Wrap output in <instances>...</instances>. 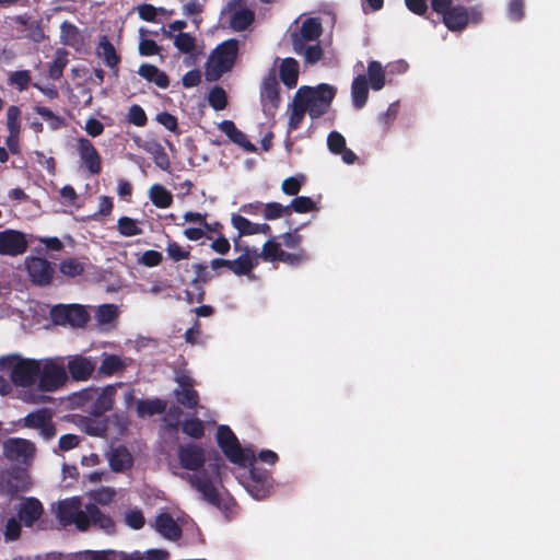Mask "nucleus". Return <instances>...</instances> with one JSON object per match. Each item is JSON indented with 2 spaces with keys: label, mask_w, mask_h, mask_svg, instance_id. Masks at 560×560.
I'll use <instances>...</instances> for the list:
<instances>
[{
  "label": "nucleus",
  "mask_w": 560,
  "mask_h": 560,
  "mask_svg": "<svg viewBox=\"0 0 560 560\" xmlns=\"http://www.w3.org/2000/svg\"><path fill=\"white\" fill-rule=\"evenodd\" d=\"M218 225V223L212 224V229H206L201 225H198L196 228H187L184 231V235L190 241H199L207 234V232L215 231V228Z\"/></svg>",
  "instance_id": "nucleus-63"
},
{
  "label": "nucleus",
  "mask_w": 560,
  "mask_h": 560,
  "mask_svg": "<svg viewBox=\"0 0 560 560\" xmlns=\"http://www.w3.org/2000/svg\"><path fill=\"white\" fill-rule=\"evenodd\" d=\"M21 522L19 518L10 517L5 524L4 537L7 541H13L21 536Z\"/></svg>",
  "instance_id": "nucleus-57"
},
{
  "label": "nucleus",
  "mask_w": 560,
  "mask_h": 560,
  "mask_svg": "<svg viewBox=\"0 0 560 560\" xmlns=\"http://www.w3.org/2000/svg\"><path fill=\"white\" fill-rule=\"evenodd\" d=\"M121 383L116 385H107L103 388L102 393L92 402L90 413L94 417H101L105 412L113 409L116 395V386H120Z\"/></svg>",
  "instance_id": "nucleus-25"
},
{
  "label": "nucleus",
  "mask_w": 560,
  "mask_h": 560,
  "mask_svg": "<svg viewBox=\"0 0 560 560\" xmlns=\"http://www.w3.org/2000/svg\"><path fill=\"white\" fill-rule=\"evenodd\" d=\"M261 258L266 261H282L289 265H296L306 260L307 255L304 250L296 254L285 253L281 249L280 244L273 240L266 242L262 246Z\"/></svg>",
  "instance_id": "nucleus-14"
},
{
  "label": "nucleus",
  "mask_w": 560,
  "mask_h": 560,
  "mask_svg": "<svg viewBox=\"0 0 560 560\" xmlns=\"http://www.w3.org/2000/svg\"><path fill=\"white\" fill-rule=\"evenodd\" d=\"M238 42L228 39L220 44L209 56L206 63V78L209 81L218 80L223 73L230 71L236 60Z\"/></svg>",
  "instance_id": "nucleus-4"
},
{
  "label": "nucleus",
  "mask_w": 560,
  "mask_h": 560,
  "mask_svg": "<svg viewBox=\"0 0 560 560\" xmlns=\"http://www.w3.org/2000/svg\"><path fill=\"white\" fill-rule=\"evenodd\" d=\"M247 465L250 466V481L247 485L248 492L257 500L267 498L272 488L270 472L264 468L256 467L254 462Z\"/></svg>",
  "instance_id": "nucleus-12"
},
{
  "label": "nucleus",
  "mask_w": 560,
  "mask_h": 560,
  "mask_svg": "<svg viewBox=\"0 0 560 560\" xmlns=\"http://www.w3.org/2000/svg\"><path fill=\"white\" fill-rule=\"evenodd\" d=\"M304 183V176L288 177L282 182V191L289 196H295L300 191L302 184Z\"/></svg>",
  "instance_id": "nucleus-55"
},
{
  "label": "nucleus",
  "mask_w": 560,
  "mask_h": 560,
  "mask_svg": "<svg viewBox=\"0 0 560 560\" xmlns=\"http://www.w3.org/2000/svg\"><path fill=\"white\" fill-rule=\"evenodd\" d=\"M118 231L121 235L128 237L140 235L142 233L137 221L128 217H121L118 220Z\"/></svg>",
  "instance_id": "nucleus-48"
},
{
  "label": "nucleus",
  "mask_w": 560,
  "mask_h": 560,
  "mask_svg": "<svg viewBox=\"0 0 560 560\" xmlns=\"http://www.w3.org/2000/svg\"><path fill=\"white\" fill-rule=\"evenodd\" d=\"M336 95V89L328 84H319L315 88L301 86L294 97L307 112L312 119L325 115Z\"/></svg>",
  "instance_id": "nucleus-3"
},
{
  "label": "nucleus",
  "mask_w": 560,
  "mask_h": 560,
  "mask_svg": "<svg viewBox=\"0 0 560 560\" xmlns=\"http://www.w3.org/2000/svg\"><path fill=\"white\" fill-rule=\"evenodd\" d=\"M98 54L104 58L105 63L110 68L116 67L119 61L114 46L106 38L100 43Z\"/></svg>",
  "instance_id": "nucleus-47"
},
{
  "label": "nucleus",
  "mask_w": 560,
  "mask_h": 560,
  "mask_svg": "<svg viewBox=\"0 0 560 560\" xmlns=\"http://www.w3.org/2000/svg\"><path fill=\"white\" fill-rule=\"evenodd\" d=\"M138 73L140 77L149 82H153L161 89L168 86V78L165 72L161 71L158 67L149 63L141 65Z\"/></svg>",
  "instance_id": "nucleus-37"
},
{
  "label": "nucleus",
  "mask_w": 560,
  "mask_h": 560,
  "mask_svg": "<svg viewBox=\"0 0 560 560\" xmlns=\"http://www.w3.org/2000/svg\"><path fill=\"white\" fill-rule=\"evenodd\" d=\"M60 196L62 201L67 206H71L73 208H81L82 200L80 196L75 192L74 188L70 185H66L60 189Z\"/></svg>",
  "instance_id": "nucleus-51"
},
{
  "label": "nucleus",
  "mask_w": 560,
  "mask_h": 560,
  "mask_svg": "<svg viewBox=\"0 0 560 560\" xmlns=\"http://www.w3.org/2000/svg\"><path fill=\"white\" fill-rule=\"evenodd\" d=\"M35 112L48 124L51 130H57L65 126V119L47 107L37 106Z\"/></svg>",
  "instance_id": "nucleus-46"
},
{
  "label": "nucleus",
  "mask_w": 560,
  "mask_h": 560,
  "mask_svg": "<svg viewBox=\"0 0 560 560\" xmlns=\"http://www.w3.org/2000/svg\"><path fill=\"white\" fill-rule=\"evenodd\" d=\"M299 63L293 58H287L282 61L280 67L281 81L288 88H294L298 82Z\"/></svg>",
  "instance_id": "nucleus-39"
},
{
  "label": "nucleus",
  "mask_w": 560,
  "mask_h": 560,
  "mask_svg": "<svg viewBox=\"0 0 560 560\" xmlns=\"http://www.w3.org/2000/svg\"><path fill=\"white\" fill-rule=\"evenodd\" d=\"M164 11L162 8L158 9L152 4H141L138 7L139 16L149 22H154L156 20L158 13Z\"/></svg>",
  "instance_id": "nucleus-64"
},
{
  "label": "nucleus",
  "mask_w": 560,
  "mask_h": 560,
  "mask_svg": "<svg viewBox=\"0 0 560 560\" xmlns=\"http://www.w3.org/2000/svg\"><path fill=\"white\" fill-rule=\"evenodd\" d=\"M31 75L27 70L14 71L9 77V82L15 86L20 91H24L30 84Z\"/></svg>",
  "instance_id": "nucleus-58"
},
{
  "label": "nucleus",
  "mask_w": 560,
  "mask_h": 560,
  "mask_svg": "<svg viewBox=\"0 0 560 560\" xmlns=\"http://www.w3.org/2000/svg\"><path fill=\"white\" fill-rule=\"evenodd\" d=\"M60 40L63 45L70 46L80 51L85 46L84 34L72 23L65 21L60 25Z\"/></svg>",
  "instance_id": "nucleus-26"
},
{
  "label": "nucleus",
  "mask_w": 560,
  "mask_h": 560,
  "mask_svg": "<svg viewBox=\"0 0 560 560\" xmlns=\"http://www.w3.org/2000/svg\"><path fill=\"white\" fill-rule=\"evenodd\" d=\"M174 395L182 406L187 409H195L199 402L198 392L191 388H176Z\"/></svg>",
  "instance_id": "nucleus-42"
},
{
  "label": "nucleus",
  "mask_w": 560,
  "mask_h": 560,
  "mask_svg": "<svg viewBox=\"0 0 560 560\" xmlns=\"http://www.w3.org/2000/svg\"><path fill=\"white\" fill-rule=\"evenodd\" d=\"M219 128L229 137L232 142L243 148L246 152H254L256 150L255 145L247 140L246 136L235 126L233 121L223 120Z\"/></svg>",
  "instance_id": "nucleus-32"
},
{
  "label": "nucleus",
  "mask_w": 560,
  "mask_h": 560,
  "mask_svg": "<svg viewBox=\"0 0 560 560\" xmlns=\"http://www.w3.org/2000/svg\"><path fill=\"white\" fill-rule=\"evenodd\" d=\"M68 63V52L63 49H58L55 55V59L49 66L48 75L52 80H58L63 72L65 67Z\"/></svg>",
  "instance_id": "nucleus-43"
},
{
  "label": "nucleus",
  "mask_w": 560,
  "mask_h": 560,
  "mask_svg": "<svg viewBox=\"0 0 560 560\" xmlns=\"http://www.w3.org/2000/svg\"><path fill=\"white\" fill-rule=\"evenodd\" d=\"M155 529L170 540L182 537L183 530L170 513H161L155 518Z\"/></svg>",
  "instance_id": "nucleus-28"
},
{
  "label": "nucleus",
  "mask_w": 560,
  "mask_h": 560,
  "mask_svg": "<svg viewBox=\"0 0 560 560\" xmlns=\"http://www.w3.org/2000/svg\"><path fill=\"white\" fill-rule=\"evenodd\" d=\"M210 105L217 109H223L226 105V94L222 88H214L210 91L208 96Z\"/></svg>",
  "instance_id": "nucleus-56"
},
{
  "label": "nucleus",
  "mask_w": 560,
  "mask_h": 560,
  "mask_svg": "<svg viewBox=\"0 0 560 560\" xmlns=\"http://www.w3.org/2000/svg\"><path fill=\"white\" fill-rule=\"evenodd\" d=\"M69 380L66 366L55 359L40 360L36 388L43 393H54L62 388Z\"/></svg>",
  "instance_id": "nucleus-6"
},
{
  "label": "nucleus",
  "mask_w": 560,
  "mask_h": 560,
  "mask_svg": "<svg viewBox=\"0 0 560 560\" xmlns=\"http://www.w3.org/2000/svg\"><path fill=\"white\" fill-rule=\"evenodd\" d=\"M322 34V24L316 18L305 19L300 28L292 33V46L295 54L303 56L308 63L317 62L323 50L317 43Z\"/></svg>",
  "instance_id": "nucleus-1"
},
{
  "label": "nucleus",
  "mask_w": 560,
  "mask_h": 560,
  "mask_svg": "<svg viewBox=\"0 0 560 560\" xmlns=\"http://www.w3.org/2000/svg\"><path fill=\"white\" fill-rule=\"evenodd\" d=\"M126 524L132 529H141L145 520L140 510H131L126 514Z\"/></svg>",
  "instance_id": "nucleus-62"
},
{
  "label": "nucleus",
  "mask_w": 560,
  "mask_h": 560,
  "mask_svg": "<svg viewBox=\"0 0 560 560\" xmlns=\"http://www.w3.org/2000/svg\"><path fill=\"white\" fill-rule=\"evenodd\" d=\"M75 150L80 158L81 165L92 175L102 171V158L95 145L86 138L80 137L75 140Z\"/></svg>",
  "instance_id": "nucleus-11"
},
{
  "label": "nucleus",
  "mask_w": 560,
  "mask_h": 560,
  "mask_svg": "<svg viewBox=\"0 0 560 560\" xmlns=\"http://www.w3.org/2000/svg\"><path fill=\"white\" fill-rule=\"evenodd\" d=\"M19 521L25 527H32L43 515L44 506L42 502L34 497L23 498L15 508Z\"/></svg>",
  "instance_id": "nucleus-18"
},
{
  "label": "nucleus",
  "mask_w": 560,
  "mask_h": 560,
  "mask_svg": "<svg viewBox=\"0 0 560 560\" xmlns=\"http://www.w3.org/2000/svg\"><path fill=\"white\" fill-rule=\"evenodd\" d=\"M127 119L130 124L138 127H143L148 120L144 110L139 105H132L129 108Z\"/></svg>",
  "instance_id": "nucleus-59"
},
{
  "label": "nucleus",
  "mask_w": 560,
  "mask_h": 560,
  "mask_svg": "<svg viewBox=\"0 0 560 560\" xmlns=\"http://www.w3.org/2000/svg\"><path fill=\"white\" fill-rule=\"evenodd\" d=\"M158 341L151 337L137 336L135 339H128L126 342L127 348L142 349V348H155Z\"/></svg>",
  "instance_id": "nucleus-60"
},
{
  "label": "nucleus",
  "mask_w": 560,
  "mask_h": 560,
  "mask_svg": "<svg viewBox=\"0 0 560 560\" xmlns=\"http://www.w3.org/2000/svg\"><path fill=\"white\" fill-rule=\"evenodd\" d=\"M289 209L290 207H283L278 202L262 203V214L267 220L281 218Z\"/></svg>",
  "instance_id": "nucleus-53"
},
{
  "label": "nucleus",
  "mask_w": 560,
  "mask_h": 560,
  "mask_svg": "<svg viewBox=\"0 0 560 560\" xmlns=\"http://www.w3.org/2000/svg\"><path fill=\"white\" fill-rule=\"evenodd\" d=\"M259 258H261V253H258L256 248H247L242 256L231 260L229 269L238 276L248 275L257 266Z\"/></svg>",
  "instance_id": "nucleus-23"
},
{
  "label": "nucleus",
  "mask_w": 560,
  "mask_h": 560,
  "mask_svg": "<svg viewBox=\"0 0 560 560\" xmlns=\"http://www.w3.org/2000/svg\"><path fill=\"white\" fill-rule=\"evenodd\" d=\"M28 242L25 234L16 230H5L0 232V254L7 256H18L27 248Z\"/></svg>",
  "instance_id": "nucleus-17"
},
{
  "label": "nucleus",
  "mask_w": 560,
  "mask_h": 560,
  "mask_svg": "<svg viewBox=\"0 0 560 560\" xmlns=\"http://www.w3.org/2000/svg\"><path fill=\"white\" fill-rule=\"evenodd\" d=\"M217 443L225 457L233 464L245 467L255 462V453L250 448H243L234 432L228 425H220L217 430Z\"/></svg>",
  "instance_id": "nucleus-5"
},
{
  "label": "nucleus",
  "mask_w": 560,
  "mask_h": 560,
  "mask_svg": "<svg viewBox=\"0 0 560 560\" xmlns=\"http://www.w3.org/2000/svg\"><path fill=\"white\" fill-rule=\"evenodd\" d=\"M66 370L73 381H88L95 370V362L91 358L75 354L69 358Z\"/></svg>",
  "instance_id": "nucleus-20"
},
{
  "label": "nucleus",
  "mask_w": 560,
  "mask_h": 560,
  "mask_svg": "<svg viewBox=\"0 0 560 560\" xmlns=\"http://www.w3.org/2000/svg\"><path fill=\"white\" fill-rule=\"evenodd\" d=\"M139 147L147 151L154 160L156 166L162 170H168L170 160L162 145L155 140H147L139 143Z\"/></svg>",
  "instance_id": "nucleus-36"
},
{
  "label": "nucleus",
  "mask_w": 560,
  "mask_h": 560,
  "mask_svg": "<svg viewBox=\"0 0 560 560\" xmlns=\"http://www.w3.org/2000/svg\"><path fill=\"white\" fill-rule=\"evenodd\" d=\"M305 114H307V112L293 96L292 102L289 104L287 109L289 133L292 132L293 130H296L301 126V122L304 119Z\"/></svg>",
  "instance_id": "nucleus-40"
},
{
  "label": "nucleus",
  "mask_w": 560,
  "mask_h": 560,
  "mask_svg": "<svg viewBox=\"0 0 560 560\" xmlns=\"http://www.w3.org/2000/svg\"><path fill=\"white\" fill-rule=\"evenodd\" d=\"M182 431L186 435L199 440L205 435V425L199 418L191 417L182 423Z\"/></svg>",
  "instance_id": "nucleus-44"
},
{
  "label": "nucleus",
  "mask_w": 560,
  "mask_h": 560,
  "mask_svg": "<svg viewBox=\"0 0 560 560\" xmlns=\"http://www.w3.org/2000/svg\"><path fill=\"white\" fill-rule=\"evenodd\" d=\"M289 207L298 213H306L316 210V202L310 197L302 196L293 199Z\"/></svg>",
  "instance_id": "nucleus-54"
},
{
  "label": "nucleus",
  "mask_w": 560,
  "mask_h": 560,
  "mask_svg": "<svg viewBox=\"0 0 560 560\" xmlns=\"http://www.w3.org/2000/svg\"><path fill=\"white\" fill-rule=\"evenodd\" d=\"M150 200L158 208H167L173 202L172 194L162 185L154 184L149 190Z\"/></svg>",
  "instance_id": "nucleus-41"
},
{
  "label": "nucleus",
  "mask_w": 560,
  "mask_h": 560,
  "mask_svg": "<svg viewBox=\"0 0 560 560\" xmlns=\"http://www.w3.org/2000/svg\"><path fill=\"white\" fill-rule=\"evenodd\" d=\"M231 223L233 228L238 231L240 236L254 234L269 235L271 232V228L268 224L250 222L248 219L240 214H233Z\"/></svg>",
  "instance_id": "nucleus-27"
},
{
  "label": "nucleus",
  "mask_w": 560,
  "mask_h": 560,
  "mask_svg": "<svg viewBox=\"0 0 560 560\" xmlns=\"http://www.w3.org/2000/svg\"><path fill=\"white\" fill-rule=\"evenodd\" d=\"M59 269L67 277H77L83 272L84 267L78 259L69 258L61 261Z\"/></svg>",
  "instance_id": "nucleus-50"
},
{
  "label": "nucleus",
  "mask_w": 560,
  "mask_h": 560,
  "mask_svg": "<svg viewBox=\"0 0 560 560\" xmlns=\"http://www.w3.org/2000/svg\"><path fill=\"white\" fill-rule=\"evenodd\" d=\"M23 425L28 429H36L45 441L55 438L57 430L52 421V413L48 408H42L30 412L22 420Z\"/></svg>",
  "instance_id": "nucleus-10"
},
{
  "label": "nucleus",
  "mask_w": 560,
  "mask_h": 560,
  "mask_svg": "<svg viewBox=\"0 0 560 560\" xmlns=\"http://www.w3.org/2000/svg\"><path fill=\"white\" fill-rule=\"evenodd\" d=\"M174 45L179 51L189 54L196 47V39L190 34L180 32L174 36Z\"/></svg>",
  "instance_id": "nucleus-49"
},
{
  "label": "nucleus",
  "mask_w": 560,
  "mask_h": 560,
  "mask_svg": "<svg viewBox=\"0 0 560 560\" xmlns=\"http://www.w3.org/2000/svg\"><path fill=\"white\" fill-rule=\"evenodd\" d=\"M225 12L230 16L231 26L236 31L246 28L254 19V13L245 7L242 0H231Z\"/></svg>",
  "instance_id": "nucleus-19"
},
{
  "label": "nucleus",
  "mask_w": 560,
  "mask_h": 560,
  "mask_svg": "<svg viewBox=\"0 0 560 560\" xmlns=\"http://www.w3.org/2000/svg\"><path fill=\"white\" fill-rule=\"evenodd\" d=\"M85 517L88 521V529L91 526L102 529L106 533H113L115 530V523L109 515L104 514L97 505L93 503L86 504Z\"/></svg>",
  "instance_id": "nucleus-24"
},
{
  "label": "nucleus",
  "mask_w": 560,
  "mask_h": 560,
  "mask_svg": "<svg viewBox=\"0 0 560 560\" xmlns=\"http://www.w3.org/2000/svg\"><path fill=\"white\" fill-rule=\"evenodd\" d=\"M50 317L54 324L82 328L90 319V313L81 304H58L51 307Z\"/></svg>",
  "instance_id": "nucleus-8"
},
{
  "label": "nucleus",
  "mask_w": 560,
  "mask_h": 560,
  "mask_svg": "<svg viewBox=\"0 0 560 560\" xmlns=\"http://www.w3.org/2000/svg\"><path fill=\"white\" fill-rule=\"evenodd\" d=\"M124 366L125 365L121 359L117 355L112 354L105 357L98 369V372L103 375L110 376L117 373L118 371L122 370Z\"/></svg>",
  "instance_id": "nucleus-45"
},
{
  "label": "nucleus",
  "mask_w": 560,
  "mask_h": 560,
  "mask_svg": "<svg viewBox=\"0 0 560 560\" xmlns=\"http://www.w3.org/2000/svg\"><path fill=\"white\" fill-rule=\"evenodd\" d=\"M327 145L331 153L340 154L346 164H352L357 159V155L346 147L345 137L337 131H331L328 135Z\"/></svg>",
  "instance_id": "nucleus-30"
},
{
  "label": "nucleus",
  "mask_w": 560,
  "mask_h": 560,
  "mask_svg": "<svg viewBox=\"0 0 560 560\" xmlns=\"http://www.w3.org/2000/svg\"><path fill=\"white\" fill-rule=\"evenodd\" d=\"M278 86L276 79L266 80L261 90V102L267 115L272 116L278 107Z\"/></svg>",
  "instance_id": "nucleus-31"
},
{
  "label": "nucleus",
  "mask_w": 560,
  "mask_h": 560,
  "mask_svg": "<svg viewBox=\"0 0 560 560\" xmlns=\"http://www.w3.org/2000/svg\"><path fill=\"white\" fill-rule=\"evenodd\" d=\"M20 109L16 106H10L7 112V127L9 132H20Z\"/></svg>",
  "instance_id": "nucleus-61"
},
{
  "label": "nucleus",
  "mask_w": 560,
  "mask_h": 560,
  "mask_svg": "<svg viewBox=\"0 0 560 560\" xmlns=\"http://www.w3.org/2000/svg\"><path fill=\"white\" fill-rule=\"evenodd\" d=\"M177 456L180 466L187 470L198 471L206 463L205 450L195 443L180 445Z\"/></svg>",
  "instance_id": "nucleus-16"
},
{
  "label": "nucleus",
  "mask_w": 560,
  "mask_h": 560,
  "mask_svg": "<svg viewBox=\"0 0 560 560\" xmlns=\"http://www.w3.org/2000/svg\"><path fill=\"white\" fill-rule=\"evenodd\" d=\"M352 103L357 108H362L369 97V84L364 74H358L351 85Z\"/></svg>",
  "instance_id": "nucleus-35"
},
{
  "label": "nucleus",
  "mask_w": 560,
  "mask_h": 560,
  "mask_svg": "<svg viewBox=\"0 0 560 560\" xmlns=\"http://www.w3.org/2000/svg\"><path fill=\"white\" fill-rule=\"evenodd\" d=\"M86 506L82 509V501L79 497H72L59 501L57 509V518L63 526L74 525L80 532L88 530Z\"/></svg>",
  "instance_id": "nucleus-7"
},
{
  "label": "nucleus",
  "mask_w": 560,
  "mask_h": 560,
  "mask_svg": "<svg viewBox=\"0 0 560 560\" xmlns=\"http://www.w3.org/2000/svg\"><path fill=\"white\" fill-rule=\"evenodd\" d=\"M36 452L35 444L26 439L12 438L4 442L3 453L10 462L30 466Z\"/></svg>",
  "instance_id": "nucleus-9"
},
{
  "label": "nucleus",
  "mask_w": 560,
  "mask_h": 560,
  "mask_svg": "<svg viewBox=\"0 0 560 560\" xmlns=\"http://www.w3.org/2000/svg\"><path fill=\"white\" fill-rule=\"evenodd\" d=\"M31 486V478L25 467L14 466L8 471L5 482L7 493L15 495L19 492L27 491Z\"/></svg>",
  "instance_id": "nucleus-21"
},
{
  "label": "nucleus",
  "mask_w": 560,
  "mask_h": 560,
  "mask_svg": "<svg viewBox=\"0 0 560 560\" xmlns=\"http://www.w3.org/2000/svg\"><path fill=\"white\" fill-rule=\"evenodd\" d=\"M166 253L171 259H173L174 261H179L189 258L190 248L183 247L176 242H168Z\"/></svg>",
  "instance_id": "nucleus-52"
},
{
  "label": "nucleus",
  "mask_w": 560,
  "mask_h": 560,
  "mask_svg": "<svg viewBox=\"0 0 560 560\" xmlns=\"http://www.w3.org/2000/svg\"><path fill=\"white\" fill-rule=\"evenodd\" d=\"M40 360L22 358L16 354L0 358V371L9 374L16 387H36Z\"/></svg>",
  "instance_id": "nucleus-2"
},
{
  "label": "nucleus",
  "mask_w": 560,
  "mask_h": 560,
  "mask_svg": "<svg viewBox=\"0 0 560 560\" xmlns=\"http://www.w3.org/2000/svg\"><path fill=\"white\" fill-rule=\"evenodd\" d=\"M166 410V402L163 399H141L137 401V415L140 418L163 413Z\"/></svg>",
  "instance_id": "nucleus-38"
},
{
  "label": "nucleus",
  "mask_w": 560,
  "mask_h": 560,
  "mask_svg": "<svg viewBox=\"0 0 560 560\" xmlns=\"http://www.w3.org/2000/svg\"><path fill=\"white\" fill-rule=\"evenodd\" d=\"M188 480L191 487L201 493L205 501L213 506L220 508V494L214 487L211 477L207 474L206 470L190 475Z\"/></svg>",
  "instance_id": "nucleus-15"
},
{
  "label": "nucleus",
  "mask_w": 560,
  "mask_h": 560,
  "mask_svg": "<svg viewBox=\"0 0 560 560\" xmlns=\"http://www.w3.org/2000/svg\"><path fill=\"white\" fill-rule=\"evenodd\" d=\"M94 317L101 329L109 330L115 326L119 308L115 304H102L93 307Z\"/></svg>",
  "instance_id": "nucleus-29"
},
{
  "label": "nucleus",
  "mask_w": 560,
  "mask_h": 560,
  "mask_svg": "<svg viewBox=\"0 0 560 560\" xmlns=\"http://www.w3.org/2000/svg\"><path fill=\"white\" fill-rule=\"evenodd\" d=\"M24 266L33 283L38 285L50 283L54 269L48 260L40 257H27L24 260Z\"/></svg>",
  "instance_id": "nucleus-13"
},
{
  "label": "nucleus",
  "mask_w": 560,
  "mask_h": 560,
  "mask_svg": "<svg viewBox=\"0 0 560 560\" xmlns=\"http://www.w3.org/2000/svg\"><path fill=\"white\" fill-rule=\"evenodd\" d=\"M132 464V455L126 446L119 445L112 451L109 455V466L114 471L120 472L130 469Z\"/></svg>",
  "instance_id": "nucleus-33"
},
{
  "label": "nucleus",
  "mask_w": 560,
  "mask_h": 560,
  "mask_svg": "<svg viewBox=\"0 0 560 560\" xmlns=\"http://www.w3.org/2000/svg\"><path fill=\"white\" fill-rule=\"evenodd\" d=\"M366 80L371 89L374 91L382 90L386 84V71L381 62L372 60L368 65Z\"/></svg>",
  "instance_id": "nucleus-34"
},
{
  "label": "nucleus",
  "mask_w": 560,
  "mask_h": 560,
  "mask_svg": "<svg viewBox=\"0 0 560 560\" xmlns=\"http://www.w3.org/2000/svg\"><path fill=\"white\" fill-rule=\"evenodd\" d=\"M478 20V13L468 11L463 7H454L448 12L444 13V24L451 31H459L463 30L469 21Z\"/></svg>",
  "instance_id": "nucleus-22"
}]
</instances>
